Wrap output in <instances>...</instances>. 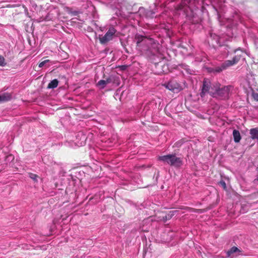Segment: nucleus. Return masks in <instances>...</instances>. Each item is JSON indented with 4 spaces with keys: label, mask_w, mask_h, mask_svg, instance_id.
<instances>
[{
    "label": "nucleus",
    "mask_w": 258,
    "mask_h": 258,
    "mask_svg": "<svg viewBox=\"0 0 258 258\" xmlns=\"http://www.w3.org/2000/svg\"><path fill=\"white\" fill-rule=\"evenodd\" d=\"M155 43L153 39L146 37L141 47L144 50L153 52L152 49L155 47Z\"/></svg>",
    "instance_id": "4"
},
{
    "label": "nucleus",
    "mask_w": 258,
    "mask_h": 258,
    "mask_svg": "<svg viewBox=\"0 0 258 258\" xmlns=\"http://www.w3.org/2000/svg\"><path fill=\"white\" fill-rule=\"evenodd\" d=\"M233 63L231 60H228L223 62L221 66L216 67L215 71L217 73H220L223 70L226 69L227 68L233 66Z\"/></svg>",
    "instance_id": "6"
},
{
    "label": "nucleus",
    "mask_w": 258,
    "mask_h": 258,
    "mask_svg": "<svg viewBox=\"0 0 258 258\" xmlns=\"http://www.w3.org/2000/svg\"><path fill=\"white\" fill-rule=\"evenodd\" d=\"M239 251V250L236 247L233 246L230 250L226 252V257L233 258L236 256V253Z\"/></svg>",
    "instance_id": "9"
},
{
    "label": "nucleus",
    "mask_w": 258,
    "mask_h": 258,
    "mask_svg": "<svg viewBox=\"0 0 258 258\" xmlns=\"http://www.w3.org/2000/svg\"><path fill=\"white\" fill-rule=\"evenodd\" d=\"M6 65L5 59L4 56L0 55V66L4 67Z\"/></svg>",
    "instance_id": "16"
},
{
    "label": "nucleus",
    "mask_w": 258,
    "mask_h": 258,
    "mask_svg": "<svg viewBox=\"0 0 258 258\" xmlns=\"http://www.w3.org/2000/svg\"><path fill=\"white\" fill-rule=\"evenodd\" d=\"M105 81L107 85L112 82V79H111V78H108Z\"/></svg>",
    "instance_id": "21"
},
{
    "label": "nucleus",
    "mask_w": 258,
    "mask_h": 258,
    "mask_svg": "<svg viewBox=\"0 0 258 258\" xmlns=\"http://www.w3.org/2000/svg\"><path fill=\"white\" fill-rule=\"evenodd\" d=\"M11 99L12 96L9 93H6L0 95V102L8 101Z\"/></svg>",
    "instance_id": "10"
},
{
    "label": "nucleus",
    "mask_w": 258,
    "mask_h": 258,
    "mask_svg": "<svg viewBox=\"0 0 258 258\" xmlns=\"http://www.w3.org/2000/svg\"><path fill=\"white\" fill-rule=\"evenodd\" d=\"M48 62H49V59H45L44 60H43V61L41 62L39 64V67L40 68H42L43 67L45 64H46L47 63H48Z\"/></svg>",
    "instance_id": "18"
},
{
    "label": "nucleus",
    "mask_w": 258,
    "mask_h": 258,
    "mask_svg": "<svg viewBox=\"0 0 258 258\" xmlns=\"http://www.w3.org/2000/svg\"><path fill=\"white\" fill-rule=\"evenodd\" d=\"M211 82L208 79H205L203 82V87L201 96L203 97L206 93H209Z\"/></svg>",
    "instance_id": "7"
},
{
    "label": "nucleus",
    "mask_w": 258,
    "mask_h": 258,
    "mask_svg": "<svg viewBox=\"0 0 258 258\" xmlns=\"http://www.w3.org/2000/svg\"><path fill=\"white\" fill-rule=\"evenodd\" d=\"M29 177L33 179L34 181H37V179L39 178L38 176L36 174H33V173H29Z\"/></svg>",
    "instance_id": "15"
},
{
    "label": "nucleus",
    "mask_w": 258,
    "mask_h": 258,
    "mask_svg": "<svg viewBox=\"0 0 258 258\" xmlns=\"http://www.w3.org/2000/svg\"><path fill=\"white\" fill-rule=\"evenodd\" d=\"M115 32L116 30L114 28H110L104 36L99 38V40L101 43L105 44L109 41L112 40L113 36L114 35Z\"/></svg>",
    "instance_id": "3"
},
{
    "label": "nucleus",
    "mask_w": 258,
    "mask_h": 258,
    "mask_svg": "<svg viewBox=\"0 0 258 258\" xmlns=\"http://www.w3.org/2000/svg\"><path fill=\"white\" fill-rule=\"evenodd\" d=\"M218 83L213 84H211L210 85V88L208 93L210 94V95L213 96V97H216L218 89Z\"/></svg>",
    "instance_id": "8"
},
{
    "label": "nucleus",
    "mask_w": 258,
    "mask_h": 258,
    "mask_svg": "<svg viewBox=\"0 0 258 258\" xmlns=\"http://www.w3.org/2000/svg\"><path fill=\"white\" fill-rule=\"evenodd\" d=\"M58 84V80L57 79H54L48 84L47 88L54 89L57 86Z\"/></svg>",
    "instance_id": "13"
},
{
    "label": "nucleus",
    "mask_w": 258,
    "mask_h": 258,
    "mask_svg": "<svg viewBox=\"0 0 258 258\" xmlns=\"http://www.w3.org/2000/svg\"><path fill=\"white\" fill-rule=\"evenodd\" d=\"M240 55H236L235 57H234L233 58L232 60H231L232 61L233 64H236V63H237L239 61V60H240Z\"/></svg>",
    "instance_id": "17"
},
{
    "label": "nucleus",
    "mask_w": 258,
    "mask_h": 258,
    "mask_svg": "<svg viewBox=\"0 0 258 258\" xmlns=\"http://www.w3.org/2000/svg\"><path fill=\"white\" fill-rule=\"evenodd\" d=\"M107 85L105 80H101L97 83V86L100 89H103Z\"/></svg>",
    "instance_id": "14"
},
{
    "label": "nucleus",
    "mask_w": 258,
    "mask_h": 258,
    "mask_svg": "<svg viewBox=\"0 0 258 258\" xmlns=\"http://www.w3.org/2000/svg\"><path fill=\"white\" fill-rule=\"evenodd\" d=\"M233 136L234 138V142L236 143H238L241 140V136L240 133L238 131L234 130L233 131Z\"/></svg>",
    "instance_id": "11"
},
{
    "label": "nucleus",
    "mask_w": 258,
    "mask_h": 258,
    "mask_svg": "<svg viewBox=\"0 0 258 258\" xmlns=\"http://www.w3.org/2000/svg\"><path fill=\"white\" fill-rule=\"evenodd\" d=\"M146 37L142 35H137L136 36V39L137 40V45L141 47L143 43L144 42V39H146Z\"/></svg>",
    "instance_id": "12"
},
{
    "label": "nucleus",
    "mask_w": 258,
    "mask_h": 258,
    "mask_svg": "<svg viewBox=\"0 0 258 258\" xmlns=\"http://www.w3.org/2000/svg\"><path fill=\"white\" fill-rule=\"evenodd\" d=\"M219 184L224 189H226V183L225 182V181H220L219 182Z\"/></svg>",
    "instance_id": "19"
},
{
    "label": "nucleus",
    "mask_w": 258,
    "mask_h": 258,
    "mask_svg": "<svg viewBox=\"0 0 258 258\" xmlns=\"http://www.w3.org/2000/svg\"><path fill=\"white\" fill-rule=\"evenodd\" d=\"M252 96H253L254 99L255 100L258 101V93H253Z\"/></svg>",
    "instance_id": "20"
},
{
    "label": "nucleus",
    "mask_w": 258,
    "mask_h": 258,
    "mask_svg": "<svg viewBox=\"0 0 258 258\" xmlns=\"http://www.w3.org/2000/svg\"><path fill=\"white\" fill-rule=\"evenodd\" d=\"M232 89V87L231 86H227L220 88V84H218L216 97H219L223 99L228 98Z\"/></svg>",
    "instance_id": "2"
},
{
    "label": "nucleus",
    "mask_w": 258,
    "mask_h": 258,
    "mask_svg": "<svg viewBox=\"0 0 258 258\" xmlns=\"http://www.w3.org/2000/svg\"><path fill=\"white\" fill-rule=\"evenodd\" d=\"M158 160L162 161L164 164L169 165L175 167H179L183 164L182 159L177 157L175 154H169L159 156Z\"/></svg>",
    "instance_id": "1"
},
{
    "label": "nucleus",
    "mask_w": 258,
    "mask_h": 258,
    "mask_svg": "<svg viewBox=\"0 0 258 258\" xmlns=\"http://www.w3.org/2000/svg\"><path fill=\"white\" fill-rule=\"evenodd\" d=\"M164 86L166 88L174 93H177L182 89L180 85L174 81H171L167 84H164Z\"/></svg>",
    "instance_id": "5"
}]
</instances>
